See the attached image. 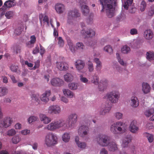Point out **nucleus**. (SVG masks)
Listing matches in <instances>:
<instances>
[{"instance_id":"obj_42","label":"nucleus","mask_w":154,"mask_h":154,"mask_svg":"<svg viewBox=\"0 0 154 154\" xmlns=\"http://www.w3.org/2000/svg\"><path fill=\"white\" fill-rule=\"evenodd\" d=\"M146 59L149 61L154 60V53L152 51H149L146 53Z\"/></svg>"},{"instance_id":"obj_27","label":"nucleus","mask_w":154,"mask_h":154,"mask_svg":"<svg viewBox=\"0 0 154 154\" xmlns=\"http://www.w3.org/2000/svg\"><path fill=\"white\" fill-rule=\"evenodd\" d=\"M144 37L147 40H150L153 37V33L150 29H147L144 32Z\"/></svg>"},{"instance_id":"obj_34","label":"nucleus","mask_w":154,"mask_h":154,"mask_svg":"<svg viewBox=\"0 0 154 154\" xmlns=\"http://www.w3.org/2000/svg\"><path fill=\"white\" fill-rule=\"evenodd\" d=\"M66 40L68 45L69 46V48L70 50L72 52H74L75 51L73 45V43L69 37H67Z\"/></svg>"},{"instance_id":"obj_61","label":"nucleus","mask_w":154,"mask_h":154,"mask_svg":"<svg viewBox=\"0 0 154 154\" xmlns=\"http://www.w3.org/2000/svg\"><path fill=\"white\" fill-rule=\"evenodd\" d=\"M137 30L135 28H133L131 29L130 33L132 35H136L137 34Z\"/></svg>"},{"instance_id":"obj_47","label":"nucleus","mask_w":154,"mask_h":154,"mask_svg":"<svg viewBox=\"0 0 154 154\" xmlns=\"http://www.w3.org/2000/svg\"><path fill=\"white\" fill-rule=\"evenodd\" d=\"M17 133L16 131L14 128L9 129L6 132V135L9 136L15 135Z\"/></svg>"},{"instance_id":"obj_62","label":"nucleus","mask_w":154,"mask_h":154,"mask_svg":"<svg viewBox=\"0 0 154 154\" xmlns=\"http://www.w3.org/2000/svg\"><path fill=\"white\" fill-rule=\"evenodd\" d=\"M14 128L16 130L21 129L22 128L21 124L19 123H17L14 125Z\"/></svg>"},{"instance_id":"obj_53","label":"nucleus","mask_w":154,"mask_h":154,"mask_svg":"<svg viewBox=\"0 0 154 154\" xmlns=\"http://www.w3.org/2000/svg\"><path fill=\"white\" fill-rule=\"evenodd\" d=\"M87 65L89 71L90 72H92L94 70V67L93 63L89 61L88 62Z\"/></svg>"},{"instance_id":"obj_28","label":"nucleus","mask_w":154,"mask_h":154,"mask_svg":"<svg viewBox=\"0 0 154 154\" xmlns=\"http://www.w3.org/2000/svg\"><path fill=\"white\" fill-rule=\"evenodd\" d=\"M63 91L64 95L69 98H73L75 96L74 93L69 89H64Z\"/></svg>"},{"instance_id":"obj_5","label":"nucleus","mask_w":154,"mask_h":154,"mask_svg":"<svg viewBox=\"0 0 154 154\" xmlns=\"http://www.w3.org/2000/svg\"><path fill=\"white\" fill-rule=\"evenodd\" d=\"M120 97V94L119 91L116 90L107 93L104 97L107 99L111 103H116L118 102Z\"/></svg>"},{"instance_id":"obj_2","label":"nucleus","mask_w":154,"mask_h":154,"mask_svg":"<svg viewBox=\"0 0 154 154\" xmlns=\"http://www.w3.org/2000/svg\"><path fill=\"white\" fill-rule=\"evenodd\" d=\"M97 143L103 146H108L109 151L114 152L118 150L117 145L114 142H110V137L105 134H99L96 138Z\"/></svg>"},{"instance_id":"obj_44","label":"nucleus","mask_w":154,"mask_h":154,"mask_svg":"<svg viewBox=\"0 0 154 154\" xmlns=\"http://www.w3.org/2000/svg\"><path fill=\"white\" fill-rule=\"evenodd\" d=\"M40 95L38 93L33 94L31 96L32 99L34 100L38 103H39L40 102Z\"/></svg>"},{"instance_id":"obj_55","label":"nucleus","mask_w":154,"mask_h":154,"mask_svg":"<svg viewBox=\"0 0 154 154\" xmlns=\"http://www.w3.org/2000/svg\"><path fill=\"white\" fill-rule=\"evenodd\" d=\"M76 47L77 49L81 50H83L85 48L84 45L83 43L80 42L76 43Z\"/></svg>"},{"instance_id":"obj_38","label":"nucleus","mask_w":154,"mask_h":154,"mask_svg":"<svg viewBox=\"0 0 154 154\" xmlns=\"http://www.w3.org/2000/svg\"><path fill=\"white\" fill-rule=\"evenodd\" d=\"M133 1V0H124V2H122V5L124 8L128 10V6L131 4Z\"/></svg>"},{"instance_id":"obj_51","label":"nucleus","mask_w":154,"mask_h":154,"mask_svg":"<svg viewBox=\"0 0 154 154\" xmlns=\"http://www.w3.org/2000/svg\"><path fill=\"white\" fill-rule=\"evenodd\" d=\"M79 78L80 81L82 83L85 84H88L89 83V81L88 79L87 78L83 76L82 75H80Z\"/></svg>"},{"instance_id":"obj_48","label":"nucleus","mask_w":154,"mask_h":154,"mask_svg":"<svg viewBox=\"0 0 154 154\" xmlns=\"http://www.w3.org/2000/svg\"><path fill=\"white\" fill-rule=\"evenodd\" d=\"M154 113V109L150 108L146 110L144 112V114L147 117H149Z\"/></svg>"},{"instance_id":"obj_35","label":"nucleus","mask_w":154,"mask_h":154,"mask_svg":"<svg viewBox=\"0 0 154 154\" xmlns=\"http://www.w3.org/2000/svg\"><path fill=\"white\" fill-rule=\"evenodd\" d=\"M15 4V0H9L5 2L4 4V6L7 8H10L14 6Z\"/></svg>"},{"instance_id":"obj_52","label":"nucleus","mask_w":154,"mask_h":154,"mask_svg":"<svg viewBox=\"0 0 154 154\" xmlns=\"http://www.w3.org/2000/svg\"><path fill=\"white\" fill-rule=\"evenodd\" d=\"M146 6V2L143 0L141 2L140 6V10L141 11H143L145 10Z\"/></svg>"},{"instance_id":"obj_58","label":"nucleus","mask_w":154,"mask_h":154,"mask_svg":"<svg viewBox=\"0 0 154 154\" xmlns=\"http://www.w3.org/2000/svg\"><path fill=\"white\" fill-rule=\"evenodd\" d=\"M14 15V13L12 11H7L5 14V16L8 19H10Z\"/></svg>"},{"instance_id":"obj_24","label":"nucleus","mask_w":154,"mask_h":154,"mask_svg":"<svg viewBox=\"0 0 154 154\" xmlns=\"http://www.w3.org/2000/svg\"><path fill=\"white\" fill-rule=\"evenodd\" d=\"M131 106L134 108L137 107L139 105V101L137 97L133 96L131 97Z\"/></svg>"},{"instance_id":"obj_46","label":"nucleus","mask_w":154,"mask_h":154,"mask_svg":"<svg viewBox=\"0 0 154 154\" xmlns=\"http://www.w3.org/2000/svg\"><path fill=\"white\" fill-rule=\"evenodd\" d=\"M130 48L127 45H125L123 46L121 50V52L124 54L128 53L130 52Z\"/></svg>"},{"instance_id":"obj_6","label":"nucleus","mask_w":154,"mask_h":154,"mask_svg":"<svg viewBox=\"0 0 154 154\" xmlns=\"http://www.w3.org/2000/svg\"><path fill=\"white\" fill-rule=\"evenodd\" d=\"M57 136L52 133H48L45 137V143L48 146H51L57 144Z\"/></svg>"},{"instance_id":"obj_13","label":"nucleus","mask_w":154,"mask_h":154,"mask_svg":"<svg viewBox=\"0 0 154 154\" xmlns=\"http://www.w3.org/2000/svg\"><path fill=\"white\" fill-rule=\"evenodd\" d=\"M51 94V91L50 90L45 91L40 96V100L42 102L47 103L49 100V97Z\"/></svg>"},{"instance_id":"obj_11","label":"nucleus","mask_w":154,"mask_h":154,"mask_svg":"<svg viewBox=\"0 0 154 154\" xmlns=\"http://www.w3.org/2000/svg\"><path fill=\"white\" fill-rule=\"evenodd\" d=\"M89 132V128L87 125H82L78 130L79 135L82 137H84L87 135Z\"/></svg>"},{"instance_id":"obj_29","label":"nucleus","mask_w":154,"mask_h":154,"mask_svg":"<svg viewBox=\"0 0 154 154\" xmlns=\"http://www.w3.org/2000/svg\"><path fill=\"white\" fill-rule=\"evenodd\" d=\"M111 109V107L107 106H103L100 112V115H104L108 113Z\"/></svg>"},{"instance_id":"obj_14","label":"nucleus","mask_w":154,"mask_h":154,"mask_svg":"<svg viewBox=\"0 0 154 154\" xmlns=\"http://www.w3.org/2000/svg\"><path fill=\"white\" fill-rule=\"evenodd\" d=\"M131 137L130 135H125L122 139V146L124 148L127 147L129 143L131 142Z\"/></svg>"},{"instance_id":"obj_40","label":"nucleus","mask_w":154,"mask_h":154,"mask_svg":"<svg viewBox=\"0 0 154 154\" xmlns=\"http://www.w3.org/2000/svg\"><path fill=\"white\" fill-rule=\"evenodd\" d=\"M144 136L147 138V139L149 143L152 142L154 140L153 135L147 132L144 133Z\"/></svg>"},{"instance_id":"obj_36","label":"nucleus","mask_w":154,"mask_h":154,"mask_svg":"<svg viewBox=\"0 0 154 154\" xmlns=\"http://www.w3.org/2000/svg\"><path fill=\"white\" fill-rule=\"evenodd\" d=\"M70 137V134L66 132L64 133L62 137L63 141L65 143L68 142L69 141Z\"/></svg>"},{"instance_id":"obj_43","label":"nucleus","mask_w":154,"mask_h":154,"mask_svg":"<svg viewBox=\"0 0 154 154\" xmlns=\"http://www.w3.org/2000/svg\"><path fill=\"white\" fill-rule=\"evenodd\" d=\"M114 116L115 119L117 120H119L123 119V114L120 112L117 111L115 112Z\"/></svg>"},{"instance_id":"obj_32","label":"nucleus","mask_w":154,"mask_h":154,"mask_svg":"<svg viewBox=\"0 0 154 154\" xmlns=\"http://www.w3.org/2000/svg\"><path fill=\"white\" fill-rule=\"evenodd\" d=\"M36 38L33 35L30 37V40L26 43V46L29 48L32 47L36 42Z\"/></svg>"},{"instance_id":"obj_19","label":"nucleus","mask_w":154,"mask_h":154,"mask_svg":"<svg viewBox=\"0 0 154 154\" xmlns=\"http://www.w3.org/2000/svg\"><path fill=\"white\" fill-rule=\"evenodd\" d=\"M74 64L76 69L79 72H80L85 66V63L84 61L79 59L76 60Z\"/></svg>"},{"instance_id":"obj_21","label":"nucleus","mask_w":154,"mask_h":154,"mask_svg":"<svg viewBox=\"0 0 154 154\" xmlns=\"http://www.w3.org/2000/svg\"><path fill=\"white\" fill-rule=\"evenodd\" d=\"M79 137L78 136H76L75 141L78 148L81 149H85L87 147V144L86 143L81 142L79 140Z\"/></svg>"},{"instance_id":"obj_45","label":"nucleus","mask_w":154,"mask_h":154,"mask_svg":"<svg viewBox=\"0 0 154 154\" xmlns=\"http://www.w3.org/2000/svg\"><path fill=\"white\" fill-rule=\"evenodd\" d=\"M103 50L110 54H112L113 53V50L112 47L109 45L106 46L104 48Z\"/></svg>"},{"instance_id":"obj_49","label":"nucleus","mask_w":154,"mask_h":154,"mask_svg":"<svg viewBox=\"0 0 154 154\" xmlns=\"http://www.w3.org/2000/svg\"><path fill=\"white\" fill-rule=\"evenodd\" d=\"M145 127L147 130L152 129L154 128V126L152 123L151 122H148L146 123Z\"/></svg>"},{"instance_id":"obj_15","label":"nucleus","mask_w":154,"mask_h":154,"mask_svg":"<svg viewBox=\"0 0 154 154\" xmlns=\"http://www.w3.org/2000/svg\"><path fill=\"white\" fill-rule=\"evenodd\" d=\"M137 122L135 120H133L129 125V129L130 132L134 134L137 133L139 130V128L137 125Z\"/></svg>"},{"instance_id":"obj_60","label":"nucleus","mask_w":154,"mask_h":154,"mask_svg":"<svg viewBox=\"0 0 154 154\" xmlns=\"http://www.w3.org/2000/svg\"><path fill=\"white\" fill-rule=\"evenodd\" d=\"M30 131L27 129H25L22 130L20 131V133L23 135H26L29 134Z\"/></svg>"},{"instance_id":"obj_64","label":"nucleus","mask_w":154,"mask_h":154,"mask_svg":"<svg viewBox=\"0 0 154 154\" xmlns=\"http://www.w3.org/2000/svg\"><path fill=\"white\" fill-rule=\"evenodd\" d=\"M100 154H108V151L105 148H103L100 150Z\"/></svg>"},{"instance_id":"obj_25","label":"nucleus","mask_w":154,"mask_h":154,"mask_svg":"<svg viewBox=\"0 0 154 154\" xmlns=\"http://www.w3.org/2000/svg\"><path fill=\"white\" fill-rule=\"evenodd\" d=\"M142 90L145 94H147L150 91L151 88L149 85L147 83L143 82L142 84Z\"/></svg>"},{"instance_id":"obj_20","label":"nucleus","mask_w":154,"mask_h":154,"mask_svg":"<svg viewBox=\"0 0 154 154\" xmlns=\"http://www.w3.org/2000/svg\"><path fill=\"white\" fill-rule=\"evenodd\" d=\"M39 118L40 121L45 124H48L51 121L50 118L48 117L46 115L43 114H40Z\"/></svg>"},{"instance_id":"obj_18","label":"nucleus","mask_w":154,"mask_h":154,"mask_svg":"<svg viewBox=\"0 0 154 154\" xmlns=\"http://www.w3.org/2000/svg\"><path fill=\"white\" fill-rule=\"evenodd\" d=\"M81 34L85 37H92L95 34V32L92 29H88L84 28L81 32Z\"/></svg>"},{"instance_id":"obj_4","label":"nucleus","mask_w":154,"mask_h":154,"mask_svg":"<svg viewBox=\"0 0 154 154\" xmlns=\"http://www.w3.org/2000/svg\"><path fill=\"white\" fill-rule=\"evenodd\" d=\"M127 125L122 121H117L112 124L110 126L111 132L115 134L123 133L127 129Z\"/></svg>"},{"instance_id":"obj_10","label":"nucleus","mask_w":154,"mask_h":154,"mask_svg":"<svg viewBox=\"0 0 154 154\" xmlns=\"http://www.w3.org/2000/svg\"><path fill=\"white\" fill-rule=\"evenodd\" d=\"M79 3L81 11L84 15H87L89 12V8L86 5L87 0H79Z\"/></svg>"},{"instance_id":"obj_1","label":"nucleus","mask_w":154,"mask_h":154,"mask_svg":"<svg viewBox=\"0 0 154 154\" xmlns=\"http://www.w3.org/2000/svg\"><path fill=\"white\" fill-rule=\"evenodd\" d=\"M77 120V114L73 113L68 116L66 121L62 119L54 120L48 125L45 128L49 131H54L62 128L63 130L65 131L67 129L72 128L75 127Z\"/></svg>"},{"instance_id":"obj_39","label":"nucleus","mask_w":154,"mask_h":154,"mask_svg":"<svg viewBox=\"0 0 154 154\" xmlns=\"http://www.w3.org/2000/svg\"><path fill=\"white\" fill-rule=\"evenodd\" d=\"M8 92V88L5 87H0V96H4L7 94Z\"/></svg>"},{"instance_id":"obj_8","label":"nucleus","mask_w":154,"mask_h":154,"mask_svg":"<svg viewBox=\"0 0 154 154\" xmlns=\"http://www.w3.org/2000/svg\"><path fill=\"white\" fill-rule=\"evenodd\" d=\"M13 122L12 118L7 117L0 120V130L4 128H7L10 126Z\"/></svg>"},{"instance_id":"obj_31","label":"nucleus","mask_w":154,"mask_h":154,"mask_svg":"<svg viewBox=\"0 0 154 154\" xmlns=\"http://www.w3.org/2000/svg\"><path fill=\"white\" fill-rule=\"evenodd\" d=\"M99 77L98 76L96 73L91 76V83L94 85H97L99 83Z\"/></svg>"},{"instance_id":"obj_16","label":"nucleus","mask_w":154,"mask_h":154,"mask_svg":"<svg viewBox=\"0 0 154 154\" xmlns=\"http://www.w3.org/2000/svg\"><path fill=\"white\" fill-rule=\"evenodd\" d=\"M51 85L53 86L59 87L64 84V82L58 78H55L51 79Z\"/></svg>"},{"instance_id":"obj_56","label":"nucleus","mask_w":154,"mask_h":154,"mask_svg":"<svg viewBox=\"0 0 154 154\" xmlns=\"http://www.w3.org/2000/svg\"><path fill=\"white\" fill-rule=\"evenodd\" d=\"M10 69L13 72H16L18 70V67L17 65H12L10 66Z\"/></svg>"},{"instance_id":"obj_3","label":"nucleus","mask_w":154,"mask_h":154,"mask_svg":"<svg viewBox=\"0 0 154 154\" xmlns=\"http://www.w3.org/2000/svg\"><path fill=\"white\" fill-rule=\"evenodd\" d=\"M102 6L101 11L105 12L109 18L115 15V8L113 5L116 3V0H99Z\"/></svg>"},{"instance_id":"obj_63","label":"nucleus","mask_w":154,"mask_h":154,"mask_svg":"<svg viewBox=\"0 0 154 154\" xmlns=\"http://www.w3.org/2000/svg\"><path fill=\"white\" fill-rule=\"evenodd\" d=\"M40 61L39 60H37L35 63V65L33 68L31 69L32 70H35L36 69L38 68L39 66Z\"/></svg>"},{"instance_id":"obj_37","label":"nucleus","mask_w":154,"mask_h":154,"mask_svg":"<svg viewBox=\"0 0 154 154\" xmlns=\"http://www.w3.org/2000/svg\"><path fill=\"white\" fill-rule=\"evenodd\" d=\"M78 85V84L77 83L75 82H72L69 83L68 85V86L70 89L74 91L77 89Z\"/></svg>"},{"instance_id":"obj_33","label":"nucleus","mask_w":154,"mask_h":154,"mask_svg":"<svg viewBox=\"0 0 154 154\" xmlns=\"http://www.w3.org/2000/svg\"><path fill=\"white\" fill-rule=\"evenodd\" d=\"M146 14L147 16L152 17L154 14V4L149 7L147 9Z\"/></svg>"},{"instance_id":"obj_7","label":"nucleus","mask_w":154,"mask_h":154,"mask_svg":"<svg viewBox=\"0 0 154 154\" xmlns=\"http://www.w3.org/2000/svg\"><path fill=\"white\" fill-rule=\"evenodd\" d=\"M80 16V14L77 9L69 11L68 13L67 23L69 24H72L75 18Z\"/></svg>"},{"instance_id":"obj_12","label":"nucleus","mask_w":154,"mask_h":154,"mask_svg":"<svg viewBox=\"0 0 154 154\" xmlns=\"http://www.w3.org/2000/svg\"><path fill=\"white\" fill-rule=\"evenodd\" d=\"M56 64L57 68L60 71H66L69 68L68 63L66 62H57Z\"/></svg>"},{"instance_id":"obj_26","label":"nucleus","mask_w":154,"mask_h":154,"mask_svg":"<svg viewBox=\"0 0 154 154\" xmlns=\"http://www.w3.org/2000/svg\"><path fill=\"white\" fill-rule=\"evenodd\" d=\"M94 61L96 63L95 66L96 70L98 72H100L102 66L101 62L99 58H97L94 59Z\"/></svg>"},{"instance_id":"obj_50","label":"nucleus","mask_w":154,"mask_h":154,"mask_svg":"<svg viewBox=\"0 0 154 154\" xmlns=\"http://www.w3.org/2000/svg\"><path fill=\"white\" fill-rule=\"evenodd\" d=\"M20 137L18 135L14 136L12 139V142L14 144H16L20 141Z\"/></svg>"},{"instance_id":"obj_59","label":"nucleus","mask_w":154,"mask_h":154,"mask_svg":"<svg viewBox=\"0 0 154 154\" xmlns=\"http://www.w3.org/2000/svg\"><path fill=\"white\" fill-rule=\"evenodd\" d=\"M23 29L22 26L18 27L15 30L14 33L17 35H19L20 34Z\"/></svg>"},{"instance_id":"obj_17","label":"nucleus","mask_w":154,"mask_h":154,"mask_svg":"<svg viewBox=\"0 0 154 154\" xmlns=\"http://www.w3.org/2000/svg\"><path fill=\"white\" fill-rule=\"evenodd\" d=\"M98 89L100 91H103L105 90L108 86V81L105 79L101 80L98 83Z\"/></svg>"},{"instance_id":"obj_54","label":"nucleus","mask_w":154,"mask_h":154,"mask_svg":"<svg viewBox=\"0 0 154 154\" xmlns=\"http://www.w3.org/2000/svg\"><path fill=\"white\" fill-rule=\"evenodd\" d=\"M58 44L60 47H63L64 45V42L62 38L59 37L58 38Z\"/></svg>"},{"instance_id":"obj_23","label":"nucleus","mask_w":154,"mask_h":154,"mask_svg":"<svg viewBox=\"0 0 154 154\" xmlns=\"http://www.w3.org/2000/svg\"><path fill=\"white\" fill-rule=\"evenodd\" d=\"M39 18L41 23H42V22H43L45 24L46 23L48 26H49L50 23L49 22L48 17L46 15L44 16L42 14H41L39 15Z\"/></svg>"},{"instance_id":"obj_30","label":"nucleus","mask_w":154,"mask_h":154,"mask_svg":"<svg viewBox=\"0 0 154 154\" xmlns=\"http://www.w3.org/2000/svg\"><path fill=\"white\" fill-rule=\"evenodd\" d=\"M64 79L65 81L70 82L72 81L74 79V76L70 73H67L64 75Z\"/></svg>"},{"instance_id":"obj_9","label":"nucleus","mask_w":154,"mask_h":154,"mask_svg":"<svg viewBox=\"0 0 154 154\" xmlns=\"http://www.w3.org/2000/svg\"><path fill=\"white\" fill-rule=\"evenodd\" d=\"M47 111L50 115L58 114L61 112V108L59 105H51L48 107Z\"/></svg>"},{"instance_id":"obj_22","label":"nucleus","mask_w":154,"mask_h":154,"mask_svg":"<svg viewBox=\"0 0 154 154\" xmlns=\"http://www.w3.org/2000/svg\"><path fill=\"white\" fill-rule=\"evenodd\" d=\"M56 11L58 14H62L63 12L65 9L64 5L60 3H57L55 6Z\"/></svg>"},{"instance_id":"obj_57","label":"nucleus","mask_w":154,"mask_h":154,"mask_svg":"<svg viewBox=\"0 0 154 154\" xmlns=\"http://www.w3.org/2000/svg\"><path fill=\"white\" fill-rule=\"evenodd\" d=\"M131 150V149L130 148H128V149L126 150H123L120 152V154H131L132 152H134L133 150H132V152H130Z\"/></svg>"},{"instance_id":"obj_41","label":"nucleus","mask_w":154,"mask_h":154,"mask_svg":"<svg viewBox=\"0 0 154 154\" xmlns=\"http://www.w3.org/2000/svg\"><path fill=\"white\" fill-rule=\"evenodd\" d=\"M38 118L36 116H31L27 119V121L29 124H31L38 121Z\"/></svg>"}]
</instances>
